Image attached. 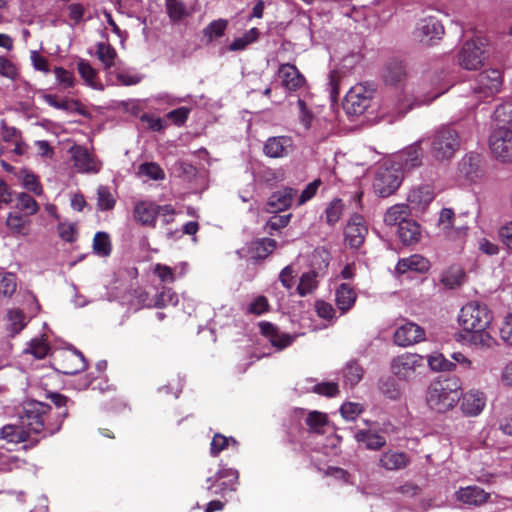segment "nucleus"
Here are the masks:
<instances>
[{
    "label": "nucleus",
    "instance_id": "24",
    "mask_svg": "<svg viewBox=\"0 0 512 512\" xmlns=\"http://www.w3.org/2000/svg\"><path fill=\"white\" fill-rule=\"evenodd\" d=\"M410 461L407 453L389 449L380 455L378 464L386 471H397L405 469Z\"/></svg>",
    "mask_w": 512,
    "mask_h": 512
},
{
    "label": "nucleus",
    "instance_id": "15",
    "mask_svg": "<svg viewBox=\"0 0 512 512\" xmlns=\"http://www.w3.org/2000/svg\"><path fill=\"white\" fill-rule=\"evenodd\" d=\"M368 233L364 218L359 214H354L348 221L344 230L345 243L354 249H358L365 240Z\"/></svg>",
    "mask_w": 512,
    "mask_h": 512
},
{
    "label": "nucleus",
    "instance_id": "10",
    "mask_svg": "<svg viewBox=\"0 0 512 512\" xmlns=\"http://www.w3.org/2000/svg\"><path fill=\"white\" fill-rule=\"evenodd\" d=\"M238 478L239 473L236 469L223 467L215 476L207 478V489L214 495H224L236 489Z\"/></svg>",
    "mask_w": 512,
    "mask_h": 512
},
{
    "label": "nucleus",
    "instance_id": "28",
    "mask_svg": "<svg viewBox=\"0 0 512 512\" xmlns=\"http://www.w3.org/2000/svg\"><path fill=\"white\" fill-rule=\"evenodd\" d=\"M382 77L387 85L400 86L407 77L406 67L402 61L391 59L387 62Z\"/></svg>",
    "mask_w": 512,
    "mask_h": 512
},
{
    "label": "nucleus",
    "instance_id": "3",
    "mask_svg": "<svg viewBox=\"0 0 512 512\" xmlns=\"http://www.w3.org/2000/svg\"><path fill=\"white\" fill-rule=\"evenodd\" d=\"M461 395L462 384L458 377L440 376L429 384L426 403L432 411L446 413L457 405Z\"/></svg>",
    "mask_w": 512,
    "mask_h": 512
},
{
    "label": "nucleus",
    "instance_id": "29",
    "mask_svg": "<svg viewBox=\"0 0 512 512\" xmlns=\"http://www.w3.org/2000/svg\"><path fill=\"white\" fill-rule=\"evenodd\" d=\"M44 101L59 110H64L71 113H77L84 117H90V113L87 108L79 101L73 99L58 100L56 95L45 94L43 96Z\"/></svg>",
    "mask_w": 512,
    "mask_h": 512
},
{
    "label": "nucleus",
    "instance_id": "4",
    "mask_svg": "<svg viewBox=\"0 0 512 512\" xmlns=\"http://www.w3.org/2000/svg\"><path fill=\"white\" fill-rule=\"evenodd\" d=\"M461 138L451 126L437 128L430 137V153L437 161L450 160L460 149Z\"/></svg>",
    "mask_w": 512,
    "mask_h": 512
},
{
    "label": "nucleus",
    "instance_id": "26",
    "mask_svg": "<svg viewBox=\"0 0 512 512\" xmlns=\"http://www.w3.org/2000/svg\"><path fill=\"white\" fill-rule=\"evenodd\" d=\"M461 396V410L467 416H477L486 405V397L481 391L470 390Z\"/></svg>",
    "mask_w": 512,
    "mask_h": 512
},
{
    "label": "nucleus",
    "instance_id": "18",
    "mask_svg": "<svg viewBox=\"0 0 512 512\" xmlns=\"http://www.w3.org/2000/svg\"><path fill=\"white\" fill-rule=\"evenodd\" d=\"M455 498L465 506L480 507L489 501L490 493L479 486L470 485L460 487L455 492Z\"/></svg>",
    "mask_w": 512,
    "mask_h": 512
},
{
    "label": "nucleus",
    "instance_id": "40",
    "mask_svg": "<svg viewBox=\"0 0 512 512\" xmlns=\"http://www.w3.org/2000/svg\"><path fill=\"white\" fill-rule=\"evenodd\" d=\"M260 31L258 28L253 27L246 31L241 37L234 39L228 46L229 51H242L246 47L258 40Z\"/></svg>",
    "mask_w": 512,
    "mask_h": 512
},
{
    "label": "nucleus",
    "instance_id": "53",
    "mask_svg": "<svg viewBox=\"0 0 512 512\" xmlns=\"http://www.w3.org/2000/svg\"><path fill=\"white\" fill-rule=\"evenodd\" d=\"M97 195V205L101 211H107L114 208L116 201L107 187L100 186L98 188Z\"/></svg>",
    "mask_w": 512,
    "mask_h": 512
},
{
    "label": "nucleus",
    "instance_id": "5",
    "mask_svg": "<svg viewBox=\"0 0 512 512\" xmlns=\"http://www.w3.org/2000/svg\"><path fill=\"white\" fill-rule=\"evenodd\" d=\"M49 398L54 407L42 403L48 408V410L43 413V417H41V420L45 426L44 437H48L57 433L61 429L63 421L68 416V397L60 393H52L50 394Z\"/></svg>",
    "mask_w": 512,
    "mask_h": 512
},
{
    "label": "nucleus",
    "instance_id": "6",
    "mask_svg": "<svg viewBox=\"0 0 512 512\" xmlns=\"http://www.w3.org/2000/svg\"><path fill=\"white\" fill-rule=\"evenodd\" d=\"M51 357L54 369L65 375H75L87 367L84 355L76 349L60 350Z\"/></svg>",
    "mask_w": 512,
    "mask_h": 512
},
{
    "label": "nucleus",
    "instance_id": "23",
    "mask_svg": "<svg viewBox=\"0 0 512 512\" xmlns=\"http://www.w3.org/2000/svg\"><path fill=\"white\" fill-rule=\"evenodd\" d=\"M260 333L269 339L272 346L279 350L290 346L294 337L289 333H281L276 325L268 321H261L259 324Z\"/></svg>",
    "mask_w": 512,
    "mask_h": 512
},
{
    "label": "nucleus",
    "instance_id": "42",
    "mask_svg": "<svg viewBox=\"0 0 512 512\" xmlns=\"http://www.w3.org/2000/svg\"><path fill=\"white\" fill-rule=\"evenodd\" d=\"M96 55L97 58L104 65L105 69H110L115 64V58L117 57V53L115 48L109 44L100 42L97 44Z\"/></svg>",
    "mask_w": 512,
    "mask_h": 512
},
{
    "label": "nucleus",
    "instance_id": "9",
    "mask_svg": "<svg viewBox=\"0 0 512 512\" xmlns=\"http://www.w3.org/2000/svg\"><path fill=\"white\" fill-rule=\"evenodd\" d=\"M491 152L503 162L512 159V128L499 126L489 138Z\"/></svg>",
    "mask_w": 512,
    "mask_h": 512
},
{
    "label": "nucleus",
    "instance_id": "12",
    "mask_svg": "<svg viewBox=\"0 0 512 512\" xmlns=\"http://www.w3.org/2000/svg\"><path fill=\"white\" fill-rule=\"evenodd\" d=\"M425 336V330L421 326L407 321L395 330L393 340L397 346L407 347L424 341Z\"/></svg>",
    "mask_w": 512,
    "mask_h": 512
},
{
    "label": "nucleus",
    "instance_id": "58",
    "mask_svg": "<svg viewBox=\"0 0 512 512\" xmlns=\"http://www.w3.org/2000/svg\"><path fill=\"white\" fill-rule=\"evenodd\" d=\"M178 303V296L170 288L163 289L162 292L157 294L154 302V307L164 308L167 305H176Z\"/></svg>",
    "mask_w": 512,
    "mask_h": 512
},
{
    "label": "nucleus",
    "instance_id": "61",
    "mask_svg": "<svg viewBox=\"0 0 512 512\" xmlns=\"http://www.w3.org/2000/svg\"><path fill=\"white\" fill-rule=\"evenodd\" d=\"M191 112V108L188 107H179L174 109L166 114V118L170 120L176 126H182L187 121L189 114Z\"/></svg>",
    "mask_w": 512,
    "mask_h": 512
},
{
    "label": "nucleus",
    "instance_id": "36",
    "mask_svg": "<svg viewBox=\"0 0 512 512\" xmlns=\"http://www.w3.org/2000/svg\"><path fill=\"white\" fill-rule=\"evenodd\" d=\"M481 165V156L476 153L466 154L459 163L460 172L470 180L478 177Z\"/></svg>",
    "mask_w": 512,
    "mask_h": 512
},
{
    "label": "nucleus",
    "instance_id": "45",
    "mask_svg": "<svg viewBox=\"0 0 512 512\" xmlns=\"http://www.w3.org/2000/svg\"><path fill=\"white\" fill-rule=\"evenodd\" d=\"M496 126H504L512 128V103H504L499 105L493 114Z\"/></svg>",
    "mask_w": 512,
    "mask_h": 512
},
{
    "label": "nucleus",
    "instance_id": "17",
    "mask_svg": "<svg viewBox=\"0 0 512 512\" xmlns=\"http://www.w3.org/2000/svg\"><path fill=\"white\" fill-rule=\"evenodd\" d=\"M74 166L80 173H97L100 170V162L81 145H74L70 148Z\"/></svg>",
    "mask_w": 512,
    "mask_h": 512
},
{
    "label": "nucleus",
    "instance_id": "32",
    "mask_svg": "<svg viewBox=\"0 0 512 512\" xmlns=\"http://www.w3.org/2000/svg\"><path fill=\"white\" fill-rule=\"evenodd\" d=\"M398 236L404 245H413L420 239V225L412 219H408L400 224Z\"/></svg>",
    "mask_w": 512,
    "mask_h": 512
},
{
    "label": "nucleus",
    "instance_id": "59",
    "mask_svg": "<svg viewBox=\"0 0 512 512\" xmlns=\"http://www.w3.org/2000/svg\"><path fill=\"white\" fill-rule=\"evenodd\" d=\"M311 392L316 393L321 396H326V397L332 398L339 394L338 383H336V382L318 383V384H315L311 388Z\"/></svg>",
    "mask_w": 512,
    "mask_h": 512
},
{
    "label": "nucleus",
    "instance_id": "13",
    "mask_svg": "<svg viewBox=\"0 0 512 512\" xmlns=\"http://www.w3.org/2000/svg\"><path fill=\"white\" fill-rule=\"evenodd\" d=\"M401 179L394 169H380L373 182L374 191L381 197H388L400 186Z\"/></svg>",
    "mask_w": 512,
    "mask_h": 512
},
{
    "label": "nucleus",
    "instance_id": "46",
    "mask_svg": "<svg viewBox=\"0 0 512 512\" xmlns=\"http://www.w3.org/2000/svg\"><path fill=\"white\" fill-rule=\"evenodd\" d=\"M50 349L46 339L35 338L30 341L24 352L33 355L36 359H43L49 354Z\"/></svg>",
    "mask_w": 512,
    "mask_h": 512
},
{
    "label": "nucleus",
    "instance_id": "25",
    "mask_svg": "<svg viewBox=\"0 0 512 512\" xmlns=\"http://www.w3.org/2000/svg\"><path fill=\"white\" fill-rule=\"evenodd\" d=\"M292 148V139L288 136H274L266 140L263 152L270 158H283L288 156Z\"/></svg>",
    "mask_w": 512,
    "mask_h": 512
},
{
    "label": "nucleus",
    "instance_id": "33",
    "mask_svg": "<svg viewBox=\"0 0 512 512\" xmlns=\"http://www.w3.org/2000/svg\"><path fill=\"white\" fill-rule=\"evenodd\" d=\"M354 437L358 443L364 444V446L369 450H379L386 444L384 436L370 429L358 430Z\"/></svg>",
    "mask_w": 512,
    "mask_h": 512
},
{
    "label": "nucleus",
    "instance_id": "22",
    "mask_svg": "<svg viewBox=\"0 0 512 512\" xmlns=\"http://www.w3.org/2000/svg\"><path fill=\"white\" fill-rule=\"evenodd\" d=\"M157 205L153 201L143 200L136 203L133 216L137 223L142 226L156 228L157 224Z\"/></svg>",
    "mask_w": 512,
    "mask_h": 512
},
{
    "label": "nucleus",
    "instance_id": "21",
    "mask_svg": "<svg viewBox=\"0 0 512 512\" xmlns=\"http://www.w3.org/2000/svg\"><path fill=\"white\" fill-rule=\"evenodd\" d=\"M438 225L451 240H462L466 235L467 227L455 225V213L451 208L441 210Z\"/></svg>",
    "mask_w": 512,
    "mask_h": 512
},
{
    "label": "nucleus",
    "instance_id": "60",
    "mask_svg": "<svg viewBox=\"0 0 512 512\" xmlns=\"http://www.w3.org/2000/svg\"><path fill=\"white\" fill-rule=\"evenodd\" d=\"M270 310L268 299L263 296H257L248 306V313L253 315H262Z\"/></svg>",
    "mask_w": 512,
    "mask_h": 512
},
{
    "label": "nucleus",
    "instance_id": "51",
    "mask_svg": "<svg viewBox=\"0 0 512 512\" xmlns=\"http://www.w3.org/2000/svg\"><path fill=\"white\" fill-rule=\"evenodd\" d=\"M138 173L156 181L165 178L163 169L156 162L142 163L138 168Z\"/></svg>",
    "mask_w": 512,
    "mask_h": 512
},
{
    "label": "nucleus",
    "instance_id": "34",
    "mask_svg": "<svg viewBox=\"0 0 512 512\" xmlns=\"http://www.w3.org/2000/svg\"><path fill=\"white\" fill-rule=\"evenodd\" d=\"M277 241L272 238H261L251 242L249 251L251 257L257 260L265 259L276 249Z\"/></svg>",
    "mask_w": 512,
    "mask_h": 512
},
{
    "label": "nucleus",
    "instance_id": "2",
    "mask_svg": "<svg viewBox=\"0 0 512 512\" xmlns=\"http://www.w3.org/2000/svg\"><path fill=\"white\" fill-rule=\"evenodd\" d=\"M460 326L468 333L467 341L480 349H489L496 340L489 332L492 313L485 304L469 302L464 305L458 317Z\"/></svg>",
    "mask_w": 512,
    "mask_h": 512
},
{
    "label": "nucleus",
    "instance_id": "56",
    "mask_svg": "<svg viewBox=\"0 0 512 512\" xmlns=\"http://www.w3.org/2000/svg\"><path fill=\"white\" fill-rule=\"evenodd\" d=\"M77 69H78L80 76L83 78V80L86 82V84L91 87H94L95 86L94 81L97 76V71L90 65V63L81 59L77 63Z\"/></svg>",
    "mask_w": 512,
    "mask_h": 512
},
{
    "label": "nucleus",
    "instance_id": "20",
    "mask_svg": "<svg viewBox=\"0 0 512 512\" xmlns=\"http://www.w3.org/2000/svg\"><path fill=\"white\" fill-rule=\"evenodd\" d=\"M278 75L282 80V86L290 92L298 91L307 84L306 78L294 64H281Z\"/></svg>",
    "mask_w": 512,
    "mask_h": 512
},
{
    "label": "nucleus",
    "instance_id": "52",
    "mask_svg": "<svg viewBox=\"0 0 512 512\" xmlns=\"http://www.w3.org/2000/svg\"><path fill=\"white\" fill-rule=\"evenodd\" d=\"M16 206L20 210L24 211L26 215L36 214L39 209L36 200L26 193L19 194Z\"/></svg>",
    "mask_w": 512,
    "mask_h": 512
},
{
    "label": "nucleus",
    "instance_id": "1",
    "mask_svg": "<svg viewBox=\"0 0 512 512\" xmlns=\"http://www.w3.org/2000/svg\"><path fill=\"white\" fill-rule=\"evenodd\" d=\"M47 410L42 402L27 403L20 424H6L0 428V440L14 446L23 443L22 448L25 451L35 448L45 438V426L41 417Z\"/></svg>",
    "mask_w": 512,
    "mask_h": 512
},
{
    "label": "nucleus",
    "instance_id": "57",
    "mask_svg": "<svg viewBox=\"0 0 512 512\" xmlns=\"http://www.w3.org/2000/svg\"><path fill=\"white\" fill-rule=\"evenodd\" d=\"M434 199L433 191L429 187H421L414 190L408 197L410 202H416L420 205H428Z\"/></svg>",
    "mask_w": 512,
    "mask_h": 512
},
{
    "label": "nucleus",
    "instance_id": "16",
    "mask_svg": "<svg viewBox=\"0 0 512 512\" xmlns=\"http://www.w3.org/2000/svg\"><path fill=\"white\" fill-rule=\"evenodd\" d=\"M370 98L362 86L352 87L346 94L343 108L348 115H361L370 106Z\"/></svg>",
    "mask_w": 512,
    "mask_h": 512
},
{
    "label": "nucleus",
    "instance_id": "48",
    "mask_svg": "<svg viewBox=\"0 0 512 512\" xmlns=\"http://www.w3.org/2000/svg\"><path fill=\"white\" fill-rule=\"evenodd\" d=\"M344 204L341 199L332 200L325 210V220L330 226L335 225L343 212Z\"/></svg>",
    "mask_w": 512,
    "mask_h": 512
},
{
    "label": "nucleus",
    "instance_id": "30",
    "mask_svg": "<svg viewBox=\"0 0 512 512\" xmlns=\"http://www.w3.org/2000/svg\"><path fill=\"white\" fill-rule=\"evenodd\" d=\"M357 294L355 290L347 283H342L336 289L335 301L342 314L347 313L355 304Z\"/></svg>",
    "mask_w": 512,
    "mask_h": 512
},
{
    "label": "nucleus",
    "instance_id": "35",
    "mask_svg": "<svg viewBox=\"0 0 512 512\" xmlns=\"http://www.w3.org/2000/svg\"><path fill=\"white\" fill-rule=\"evenodd\" d=\"M410 215V209L409 206L406 204H396L390 207L385 215H384V222L386 225L389 226H398L400 227V224L404 221H407Z\"/></svg>",
    "mask_w": 512,
    "mask_h": 512
},
{
    "label": "nucleus",
    "instance_id": "27",
    "mask_svg": "<svg viewBox=\"0 0 512 512\" xmlns=\"http://www.w3.org/2000/svg\"><path fill=\"white\" fill-rule=\"evenodd\" d=\"M397 164L403 171H410L422 164V148L419 143L407 147L397 155Z\"/></svg>",
    "mask_w": 512,
    "mask_h": 512
},
{
    "label": "nucleus",
    "instance_id": "54",
    "mask_svg": "<svg viewBox=\"0 0 512 512\" xmlns=\"http://www.w3.org/2000/svg\"><path fill=\"white\" fill-rule=\"evenodd\" d=\"M291 217V213L285 215H277L276 213L268 219L265 228L269 234H272L273 231H279L282 228H285L289 224Z\"/></svg>",
    "mask_w": 512,
    "mask_h": 512
},
{
    "label": "nucleus",
    "instance_id": "38",
    "mask_svg": "<svg viewBox=\"0 0 512 512\" xmlns=\"http://www.w3.org/2000/svg\"><path fill=\"white\" fill-rule=\"evenodd\" d=\"M93 252L100 257H108L112 252V243L107 232L99 231L93 238Z\"/></svg>",
    "mask_w": 512,
    "mask_h": 512
},
{
    "label": "nucleus",
    "instance_id": "43",
    "mask_svg": "<svg viewBox=\"0 0 512 512\" xmlns=\"http://www.w3.org/2000/svg\"><path fill=\"white\" fill-rule=\"evenodd\" d=\"M363 377V369L357 361H350L343 369V379L346 385L355 386Z\"/></svg>",
    "mask_w": 512,
    "mask_h": 512
},
{
    "label": "nucleus",
    "instance_id": "41",
    "mask_svg": "<svg viewBox=\"0 0 512 512\" xmlns=\"http://www.w3.org/2000/svg\"><path fill=\"white\" fill-rule=\"evenodd\" d=\"M227 27L228 20L222 18L213 20L203 29V36L207 43H211L213 40L224 36Z\"/></svg>",
    "mask_w": 512,
    "mask_h": 512
},
{
    "label": "nucleus",
    "instance_id": "37",
    "mask_svg": "<svg viewBox=\"0 0 512 512\" xmlns=\"http://www.w3.org/2000/svg\"><path fill=\"white\" fill-rule=\"evenodd\" d=\"M229 446L238 448L239 442L234 437H226L221 433H215L210 444V454L217 457Z\"/></svg>",
    "mask_w": 512,
    "mask_h": 512
},
{
    "label": "nucleus",
    "instance_id": "11",
    "mask_svg": "<svg viewBox=\"0 0 512 512\" xmlns=\"http://www.w3.org/2000/svg\"><path fill=\"white\" fill-rule=\"evenodd\" d=\"M444 35V26L433 16L420 19L417 23L415 36L425 45L434 44L435 40H440Z\"/></svg>",
    "mask_w": 512,
    "mask_h": 512
},
{
    "label": "nucleus",
    "instance_id": "14",
    "mask_svg": "<svg viewBox=\"0 0 512 512\" xmlns=\"http://www.w3.org/2000/svg\"><path fill=\"white\" fill-rule=\"evenodd\" d=\"M423 364V357L418 354L405 353L392 361L393 373L401 379H410L414 376L416 369Z\"/></svg>",
    "mask_w": 512,
    "mask_h": 512
},
{
    "label": "nucleus",
    "instance_id": "31",
    "mask_svg": "<svg viewBox=\"0 0 512 512\" xmlns=\"http://www.w3.org/2000/svg\"><path fill=\"white\" fill-rule=\"evenodd\" d=\"M428 269V260L418 254L411 255L408 258H402L396 265V270L399 274H404L407 271L425 272Z\"/></svg>",
    "mask_w": 512,
    "mask_h": 512
},
{
    "label": "nucleus",
    "instance_id": "8",
    "mask_svg": "<svg viewBox=\"0 0 512 512\" xmlns=\"http://www.w3.org/2000/svg\"><path fill=\"white\" fill-rule=\"evenodd\" d=\"M501 85V72L498 69H489L476 76L472 89L476 97L483 100L497 94Z\"/></svg>",
    "mask_w": 512,
    "mask_h": 512
},
{
    "label": "nucleus",
    "instance_id": "44",
    "mask_svg": "<svg viewBox=\"0 0 512 512\" xmlns=\"http://www.w3.org/2000/svg\"><path fill=\"white\" fill-rule=\"evenodd\" d=\"M165 6L170 20L174 23L180 22L189 15L186 5L182 0H167Z\"/></svg>",
    "mask_w": 512,
    "mask_h": 512
},
{
    "label": "nucleus",
    "instance_id": "50",
    "mask_svg": "<svg viewBox=\"0 0 512 512\" xmlns=\"http://www.w3.org/2000/svg\"><path fill=\"white\" fill-rule=\"evenodd\" d=\"M428 364L434 371H452L456 369V364L444 357L441 353H436L428 357Z\"/></svg>",
    "mask_w": 512,
    "mask_h": 512
},
{
    "label": "nucleus",
    "instance_id": "62",
    "mask_svg": "<svg viewBox=\"0 0 512 512\" xmlns=\"http://www.w3.org/2000/svg\"><path fill=\"white\" fill-rule=\"evenodd\" d=\"M22 463L23 461L19 457L3 452L0 459V472H10L13 469H18Z\"/></svg>",
    "mask_w": 512,
    "mask_h": 512
},
{
    "label": "nucleus",
    "instance_id": "19",
    "mask_svg": "<svg viewBox=\"0 0 512 512\" xmlns=\"http://www.w3.org/2000/svg\"><path fill=\"white\" fill-rule=\"evenodd\" d=\"M297 196V190L291 187H285L271 194L266 203V211L276 214L289 209Z\"/></svg>",
    "mask_w": 512,
    "mask_h": 512
},
{
    "label": "nucleus",
    "instance_id": "63",
    "mask_svg": "<svg viewBox=\"0 0 512 512\" xmlns=\"http://www.w3.org/2000/svg\"><path fill=\"white\" fill-rule=\"evenodd\" d=\"M28 220L21 215L10 213L6 224L12 231L16 233L24 234V230L27 226Z\"/></svg>",
    "mask_w": 512,
    "mask_h": 512
},
{
    "label": "nucleus",
    "instance_id": "7",
    "mask_svg": "<svg viewBox=\"0 0 512 512\" xmlns=\"http://www.w3.org/2000/svg\"><path fill=\"white\" fill-rule=\"evenodd\" d=\"M485 59V42L482 38L466 41L458 55L460 66L466 70L479 69L483 66Z\"/></svg>",
    "mask_w": 512,
    "mask_h": 512
},
{
    "label": "nucleus",
    "instance_id": "39",
    "mask_svg": "<svg viewBox=\"0 0 512 512\" xmlns=\"http://www.w3.org/2000/svg\"><path fill=\"white\" fill-rule=\"evenodd\" d=\"M318 272L315 270L305 272L301 275L299 284L297 286V293L301 297L311 294L318 287Z\"/></svg>",
    "mask_w": 512,
    "mask_h": 512
},
{
    "label": "nucleus",
    "instance_id": "47",
    "mask_svg": "<svg viewBox=\"0 0 512 512\" xmlns=\"http://www.w3.org/2000/svg\"><path fill=\"white\" fill-rule=\"evenodd\" d=\"M305 422L310 431L317 434H323L324 427L327 425L328 419L326 414L319 411H312L306 417Z\"/></svg>",
    "mask_w": 512,
    "mask_h": 512
},
{
    "label": "nucleus",
    "instance_id": "49",
    "mask_svg": "<svg viewBox=\"0 0 512 512\" xmlns=\"http://www.w3.org/2000/svg\"><path fill=\"white\" fill-rule=\"evenodd\" d=\"M17 288V277L14 273H0V295L12 296Z\"/></svg>",
    "mask_w": 512,
    "mask_h": 512
},
{
    "label": "nucleus",
    "instance_id": "55",
    "mask_svg": "<svg viewBox=\"0 0 512 512\" xmlns=\"http://www.w3.org/2000/svg\"><path fill=\"white\" fill-rule=\"evenodd\" d=\"M465 273L461 269H450L441 279L444 286L454 289L460 286L464 280Z\"/></svg>",
    "mask_w": 512,
    "mask_h": 512
},
{
    "label": "nucleus",
    "instance_id": "64",
    "mask_svg": "<svg viewBox=\"0 0 512 512\" xmlns=\"http://www.w3.org/2000/svg\"><path fill=\"white\" fill-rule=\"evenodd\" d=\"M320 179H315L311 183H309L305 189L301 192L298 198V206L305 204L307 201L311 200L317 193L318 188L321 185Z\"/></svg>",
    "mask_w": 512,
    "mask_h": 512
}]
</instances>
